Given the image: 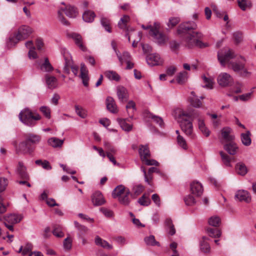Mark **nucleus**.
<instances>
[{
  "label": "nucleus",
  "mask_w": 256,
  "mask_h": 256,
  "mask_svg": "<svg viewBox=\"0 0 256 256\" xmlns=\"http://www.w3.org/2000/svg\"><path fill=\"white\" fill-rule=\"evenodd\" d=\"M100 212L106 217H111L112 216V212L104 208H100Z\"/></svg>",
  "instance_id": "64"
},
{
  "label": "nucleus",
  "mask_w": 256,
  "mask_h": 256,
  "mask_svg": "<svg viewBox=\"0 0 256 256\" xmlns=\"http://www.w3.org/2000/svg\"><path fill=\"white\" fill-rule=\"evenodd\" d=\"M188 74L186 72H180L176 77V80L178 84H182L187 80Z\"/></svg>",
  "instance_id": "35"
},
{
  "label": "nucleus",
  "mask_w": 256,
  "mask_h": 256,
  "mask_svg": "<svg viewBox=\"0 0 256 256\" xmlns=\"http://www.w3.org/2000/svg\"><path fill=\"white\" fill-rule=\"evenodd\" d=\"M220 154L223 163L226 166H231L230 162L232 160L231 158L228 155L222 152H220Z\"/></svg>",
  "instance_id": "44"
},
{
  "label": "nucleus",
  "mask_w": 256,
  "mask_h": 256,
  "mask_svg": "<svg viewBox=\"0 0 256 256\" xmlns=\"http://www.w3.org/2000/svg\"><path fill=\"white\" fill-rule=\"evenodd\" d=\"M117 120L123 130L127 132H129L132 130V125L126 123V119L118 118Z\"/></svg>",
  "instance_id": "38"
},
{
  "label": "nucleus",
  "mask_w": 256,
  "mask_h": 256,
  "mask_svg": "<svg viewBox=\"0 0 256 256\" xmlns=\"http://www.w3.org/2000/svg\"><path fill=\"white\" fill-rule=\"evenodd\" d=\"M75 226L80 231L81 234H84L86 232L88 228L84 226L81 225L76 222H74Z\"/></svg>",
  "instance_id": "61"
},
{
  "label": "nucleus",
  "mask_w": 256,
  "mask_h": 256,
  "mask_svg": "<svg viewBox=\"0 0 256 256\" xmlns=\"http://www.w3.org/2000/svg\"><path fill=\"white\" fill-rule=\"evenodd\" d=\"M238 4L240 8L244 11L252 6L250 2L248 0H238Z\"/></svg>",
  "instance_id": "39"
},
{
  "label": "nucleus",
  "mask_w": 256,
  "mask_h": 256,
  "mask_svg": "<svg viewBox=\"0 0 256 256\" xmlns=\"http://www.w3.org/2000/svg\"><path fill=\"white\" fill-rule=\"evenodd\" d=\"M116 53L121 65H122L124 62L132 59L130 54L128 52H124L121 54L119 51H116Z\"/></svg>",
  "instance_id": "25"
},
{
  "label": "nucleus",
  "mask_w": 256,
  "mask_h": 256,
  "mask_svg": "<svg viewBox=\"0 0 256 256\" xmlns=\"http://www.w3.org/2000/svg\"><path fill=\"white\" fill-rule=\"evenodd\" d=\"M190 192L192 194L200 196L203 192V188L202 184L198 181H194L190 184Z\"/></svg>",
  "instance_id": "13"
},
{
  "label": "nucleus",
  "mask_w": 256,
  "mask_h": 256,
  "mask_svg": "<svg viewBox=\"0 0 256 256\" xmlns=\"http://www.w3.org/2000/svg\"><path fill=\"white\" fill-rule=\"evenodd\" d=\"M218 84L222 87L230 86L234 82L233 78L228 73L221 72L217 78Z\"/></svg>",
  "instance_id": "7"
},
{
  "label": "nucleus",
  "mask_w": 256,
  "mask_h": 256,
  "mask_svg": "<svg viewBox=\"0 0 256 256\" xmlns=\"http://www.w3.org/2000/svg\"><path fill=\"white\" fill-rule=\"evenodd\" d=\"M149 117L150 118L154 120V122L158 124L160 127H162L164 126V122L160 117L154 116L152 114H150Z\"/></svg>",
  "instance_id": "55"
},
{
  "label": "nucleus",
  "mask_w": 256,
  "mask_h": 256,
  "mask_svg": "<svg viewBox=\"0 0 256 256\" xmlns=\"http://www.w3.org/2000/svg\"><path fill=\"white\" fill-rule=\"evenodd\" d=\"M176 118L180 123L182 130L185 134L192 138H194L195 136L193 134V126L190 118H195L199 116V113L197 112H187L182 110H176Z\"/></svg>",
  "instance_id": "3"
},
{
  "label": "nucleus",
  "mask_w": 256,
  "mask_h": 256,
  "mask_svg": "<svg viewBox=\"0 0 256 256\" xmlns=\"http://www.w3.org/2000/svg\"><path fill=\"white\" fill-rule=\"evenodd\" d=\"M20 120L26 126L33 127L36 124V121L41 119V116L36 112H32L28 108H25L18 114Z\"/></svg>",
  "instance_id": "4"
},
{
  "label": "nucleus",
  "mask_w": 256,
  "mask_h": 256,
  "mask_svg": "<svg viewBox=\"0 0 256 256\" xmlns=\"http://www.w3.org/2000/svg\"><path fill=\"white\" fill-rule=\"evenodd\" d=\"M144 240L146 244L148 246H160V243L156 241L154 236L152 235H150V236L146 237L144 239Z\"/></svg>",
  "instance_id": "40"
},
{
  "label": "nucleus",
  "mask_w": 256,
  "mask_h": 256,
  "mask_svg": "<svg viewBox=\"0 0 256 256\" xmlns=\"http://www.w3.org/2000/svg\"><path fill=\"white\" fill-rule=\"evenodd\" d=\"M220 223V219L218 216H212L208 220L209 224L214 227L218 226Z\"/></svg>",
  "instance_id": "45"
},
{
  "label": "nucleus",
  "mask_w": 256,
  "mask_h": 256,
  "mask_svg": "<svg viewBox=\"0 0 256 256\" xmlns=\"http://www.w3.org/2000/svg\"><path fill=\"white\" fill-rule=\"evenodd\" d=\"M96 14L93 11L88 10L83 14L82 18L86 22H92Z\"/></svg>",
  "instance_id": "33"
},
{
  "label": "nucleus",
  "mask_w": 256,
  "mask_h": 256,
  "mask_svg": "<svg viewBox=\"0 0 256 256\" xmlns=\"http://www.w3.org/2000/svg\"><path fill=\"white\" fill-rule=\"evenodd\" d=\"M106 105L107 109L113 114L117 113L118 110L114 99L110 96H108L106 99Z\"/></svg>",
  "instance_id": "19"
},
{
  "label": "nucleus",
  "mask_w": 256,
  "mask_h": 256,
  "mask_svg": "<svg viewBox=\"0 0 256 256\" xmlns=\"http://www.w3.org/2000/svg\"><path fill=\"white\" fill-rule=\"evenodd\" d=\"M104 75L110 80L118 82L120 78V75L114 70H107L104 72Z\"/></svg>",
  "instance_id": "30"
},
{
  "label": "nucleus",
  "mask_w": 256,
  "mask_h": 256,
  "mask_svg": "<svg viewBox=\"0 0 256 256\" xmlns=\"http://www.w3.org/2000/svg\"><path fill=\"white\" fill-rule=\"evenodd\" d=\"M196 28V24L194 22H186L180 24L177 31L178 34H182V42L188 48H191L194 46L200 48L208 47V43H204L200 40L203 37L202 34L194 30Z\"/></svg>",
  "instance_id": "1"
},
{
  "label": "nucleus",
  "mask_w": 256,
  "mask_h": 256,
  "mask_svg": "<svg viewBox=\"0 0 256 256\" xmlns=\"http://www.w3.org/2000/svg\"><path fill=\"white\" fill-rule=\"evenodd\" d=\"M235 55L232 50L229 48H223L218 52V58L220 64L225 66L228 64V68L232 69L234 72L240 73L242 76H246L250 74L246 68V59L242 56H240L241 60H237L232 61Z\"/></svg>",
  "instance_id": "2"
},
{
  "label": "nucleus",
  "mask_w": 256,
  "mask_h": 256,
  "mask_svg": "<svg viewBox=\"0 0 256 256\" xmlns=\"http://www.w3.org/2000/svg\"><path fill=\"white\" fill-rule=\"evenodd\" d=\"M232 131L229 127H225L222 130V136L225 141L230 142L234 140V136L231 134Z\"/></svg>",
  "instance_id": "21"
},
{
  "label": "nucleus",
  "mask_w": 256,
  "mask_h": 256,
  "mask_svg": "<svg viewBox=\"0 0 256 256\" xmlns=\"http://www.w3.org/2000/svg\"><path fill=\"white\" fill-rule=\"evenodd\" d=\"M139 154L142 160L146 158H150V154L148 145H140L139 148Z\"/></svg>",
  "instance_id": "24"
},
{
  "label": "nucleus",
  "mask_w": 256,
  "mask_h": 256,
  "mask_svg": "<svg viewBox=\"0 0 256 256\" xmlns=\"http://www.w3.org/2000/svg\"><path fill=\"white\" fill-rule=\"evenodd\" d=\"M184 201L186 205L189 206H193L196 203V200L194 197L190 194H188L184 197Z\"/></svg>",
  "instance_id": "51"
},
{
  "label": "nucleus",
  "mask_w": 256,
  "mask_h": 256,
  "mask_svg": "<svg viewBox=\"0 0 256 256\" xmlns=\"http://www.w3.org/2000/svg\"><path fill=\"white\" fill-rule=\"evenodd\" d=\"M236 168L238 174L240 175L244 176L248 172L246 166L242 163L238 164Z\"/></svg>",
  "instance_id": "41"
},
{
  "label": "nucleus",
  "mask_w": 256,
  "mask_h": 256,
  "mask_svg": "<svg viewBox=\"0 0 256 256\" xmlns=\"http://www.w3.org/2000/svg\"><path fill=\"white\" fill-rule=\"evenodd\" d=\"M202 78L205 84L203 86L204 88L208 89H212L213 85L214 84V80L211 78H207L205 76H202Z\"/></svg>",
  "instance_id": "37"
},
{
  "label": "nucleus",
  "mask_w": 256,
  "mask_h": 256,
  "mask_svg": "<svg viewBox=\"0 0 256 256\" xmlns=\"http://www.w3.org/2000/svg\"><path fill=\"white\" fill-rule=\"evenodd\" d=\"M48 143L53 148H58L62 146L64 140H60L56 137H52L48 140Z\"/></svg>",
  "instance_id": "31"
},
{
  "label": "nucleus",
  "mask_w": 256,
  "mask_h": 256,
  "mask_svg": "<svg viewBox=\"0 0 256 256\" xmlns=\"http://www.w3.org/2000/svg\"><path fill=\"white\" fill-rule=\"evenodd\" d=\"M70 36L74 40L75 44L82 50H86V48L82 44V37L80 34L74 32L70 34Z\"/></svg>",
  "instance_id": "20"
},
{
  "label": "nucleus",
  "mask_w": 256,
  "mask_h": 256,
  "mask_svg": "<svg viewBox=\"0 0 256 256\" xmlns=\"http://www.w3.org/2000/svg\"><path fill=\"white\" fill-rule=\"evenodd\" d=\"M147 166H158L159 165L158 162L154 160L148 159V158H146L145 160H142Z\"/></svg>",
  "instance_id": "60"
},
{
  "label": "nucleus",
  "mask_w": 256,
  "mask_h": 256,
  "mask_svg": "<svg viewBox=\"0 0 256 256\" xmlns=\"http://www.w3.org/2000/svg\"><path fill=\"white\" fill-rule=\"evenodd\" d=\"M180 21L179 18H171L169 19L168 22V26L170 28H172L176 26Z\"/></svg>",
  "instance_id": "59"
},
{
  "label": "nucleus",
  "mask_w": 256,
  "mask_h": 256,
  "mask_svg": "<svg viewBox=\"0 0 256 256\" xmlns=\"http://www.w3.org/2000/svg\"><path fill=\"white\" fill-rule=\"evenodd\" d=\"M64 11L66 16L71 18H76L78 13L76 8L71 6H66L65 9L64 10Z\"/></svg>",
  "instance_id": "29"
},
{
  "label": "nucleus",
  "mask_w": 256,
  "mask_h": 256,
  "mask_svg": "<svg viewBox=\"0 0 256 256\" xmlns=\"http://www.w3.org/2000/svg\"><path fill=\"white\" fill-rule=\"evenodd\" d=\"M130 20V18L128 15H124L120 20L118 22V26L120 29L124 30L126 31L128 30V23Z\"/></svg>",
  "instance_id": "28"
},
{
  "label": "nucleus",
  "mask_w": 256,
  "mask_h": 256,
  "mask_svg": "<svg viewBox=\"0 0 256 256\" xmlns=\"http://www.w3.org/2000/svg\"><path fill=\"white\" fill-rule=\"evenodd\" d=\"M235 197L240 201H244L246 202H249L251 200L249 192L244 190H238L236 194Z\"/></svg>",
  "instance_id": "18"
},
{
  "label": "nucleus",
  "mask_w": 256,
  "mask_h": 256,
  "mask_svg": "<svg viewBox=\"0 0 256 256\" xmlns=\"http://www.w3.org/2000/svg\"><path fill=\"white\" fill-rule=\"evenodd\" d=\"M160 24L158 22L154 23V28H152L149 32L150 36L154 37L156 42L160 44H164L168 40V38L159 32Z\"/></svg>",
  "instance_id": "6"
},
{
  "label": "nucleus",
  "mask_w": 256,
  "mask_h": 256,
  "mask_svg": "<svg viewBox=\"0 0 256 256\" xmlns=\"http://www.w3.org/2000/svg\"><path fill=\"white\" fill-rule=\"evenodd\" d=\"M64 58L65 60V65L64 68V72L66 74L70 73V67L71 64V58L70 57H66L64 56Z\"/></svg>",
  "instance_id": "56"
},
{
  "label": "nucleus",
  "mask_w": 256,
  "mask_h": 256,
  "mask_svg": "<svg viewBox=\"0 0 256 256\" xmlns=\"http://www.w3.org/2000/svg\"><path fill=\"white\" fill-rule=\"evenodd\" d=\"M126 108L128 113L129 112V110L131 108L132 109V112H134L136 110L135 102L133 100H130L126 106Z\"/></svg>",
  "instance_id": "62"
},
{
  "label": "nucleus",
  "mask_w": 256,
  "mask_h": 256,
  "mask_svg": "<svg viewBox=\"0 0 256 256\" xmlns=\"http://www.w3.org/2000/svg\"><path fill=\"white\" fill-rule=\"evenodd\" d=\"M24 138L25 140L30 146L38 144L42 140L40 136L30 132L26 134Z\"/></svg>",
  "instance_id": "10"
},
{
  "label": "nucleus",
  "mask_w": 256,
  "mask_h": 256,
  "mask_svg": "<svg viewBox=\"0 0 256 256\" xmlns=\"http://www.w3.org/2000/svg\"><path fill=\"white\" fill-rule=\"evenodd\" d=\"M63 246L65 250H70L72 246V239L69 236L66 238L64 240Z\"/></svg>",
  "instance_id": "53"
},
{
  "label": "nucleus",
  "mask_w": 256,
  "mask_h": 256,
  "mask_svg": "<svg viewBox=\"0 0 256 256\" xmlns=\"http://www.w3.org/2000/svg\"><path fill=\"white\" fill-rule=\"evenodd\" d=\"M100 22L106 31L108 32H111V28L110 26V21L108 18H102L100 19Z\"/></svg>",
  "instance_id": "52"
},
{
  "label": "nucleus",
  "mask_w": 256,
  "mask_h": 256,
  "mask_svg": "<svg viewBox=\"0 0 256 256\" xmlns=\"http://www.w3.org/2000/svg\"><path fill=\"white\" fill-rule=\"evenodd\" d=\"M176 141L179 146L184 150L188 149V145L186 140L180 134L177 136Z\"/></svg>",
  "instance_id": "43"
},
{
  "label": "nucleus",
  "mask_w": 256,
  "mask_h": 256,
  "mask_svg": "<svg viewBox=\"0 0 256 256\" xmlns=\"http://www.w3.org/2000/svg\"><path fill=\"white\" fill-rule=\"evenodd\" d=\"M32 32V28L28 26H22L18 29V32L10 38L12 44H16L20 41L27 38Z\"/></svg>",
  "instance_id": "5"
},
{
  "label": "nucleus",
  "mask_w": 256,
  "mask_h": 256,
  "mask_svg": "<svg viewBox=\"0 0 256 256\" xmlns=\"http://www.w3.org/2000/svg\"><path fill=\"white\" fill-rule=\"evenodd\" d=\"M23 216L22 214H14L6 216L4 218V220L8 224H14L20 222Z\"/></svg>",
  "instance_id": "16"
},
{
  "label": "nucleus",
  "mask_w": 256,
  "mask_h": 256,
  "mask_svg": "<svg viewBox=\"0 0 256 256\" xmlns=\"http://www.w3.org/2000/svg\"><path fill=\"white\" fill-rule=\"evenodd\" d=\"M224 148L229 154L231 155L235 154L238 150L237 145L232 141L230 142L228 144L224 145Z\"/></svg>",
  "instance_id": "26"
},
{
  "label": "nucleus",
  "mask_w": 256,
  "mask_h": 256,
  "mask_svg": "<svg viewBox=\"0 0 256 256\" xmlns=\"http://www.w3.org/2000/svg\"><path fill=\"white\" fill-rule=\"evenodd\" d=\"M80 77L82 80L83 84L85 86H88L89 78L88 76V70L86 65L84 63L80 64Z\"/></svg>",
  "instance_id": "17"
},
{
  "label": "nucleus",
  "mask_w": 256,
  "mask_h": 256,
  "mask_svg": "<svg viewBox=\"0 0 256 256\" xmlns=\"http://www.w3.org/2000/svg\"><path fill=\"white\" fill-rule=\"evenodd\" d=\"M52 234L58 238H62L64 236V234L62 230V228L60 226H54L52 230Z\"/></svg>",
  "instance_id": "54"
},
{
  "label": "nucleus",
  "mask_w": 256,
  "mask_h": 256,
  "mask_svg": "<svg viewBox=\"0 0 256 256\" xmlns=\"http://www.w3.org/2000/svg\"><path fill=\"white\" fill-rule=\"evenodd\" d=\"M32 248V244H27L22 250V254L26 255L28 254L29 256H32L34 253V252H31Z\"/></svg>",
  "instance_id": "57"
},
{
  "label": "nucleus",
  "mask_w": 256,
  "mask_h": 256,
  "mask_svg": "<svg viewBox=\"0 0 256 256\" xmlns=\"http://www.w3.org/2000/svg\"><path fill=\"white\" fill-rule=\"evenodd\" d=\"M92 200L93 204L95 206H101L106 202L102 194L99 191L95 192L92 194Z\"/></svg>",
  "instance_id": "14"
},
{
  "label": "nucleus",
  "mask_w": 256,
  "mask_h": 256,
  "mask_svg": "<svg viewBox=\"0 0 256 256\" xmlns=\"http://www.w3.org/2000/svg\"><path fill=\"white\" fill-rule=\"evenodd\" d=\"M94 242L96 245L101 246L104 248L108 250L112 248V244H110L107 241L102 239L98 236H96Z\"/></svg>",
  "instance_id": "23"
},
{
  "label": "nucleus",
  "mask_w": 256,
  "mask_h": 256,
  "mask_svg": "<svg viewBox=\"0 0 256 256\" xmlns=\"http://www.w3.org/2000/svg\"><path fill=\"white\" fill-rule=\"evenodd\" d=\"M208 240V238L203 237L200 244L201 251L204 253H209L210 252V246L207 242Z\"/></svg>",
  "instance_id": "32"
},
{
  "label": "nucleus",
  "mask_w": 256,
  "mask_h": 256,
  "mask_svg": "<svg viewBox=\"0 0 256 256\" xmlns=\"http://www.w3.org/2000/svg\"><path fill=\"white\" fill-rule=\"evenodd\" d=\"M138 202L142 206H148L150 204V200L144 194L138 199Z\"/></svg>",
  "instance_id": "50"
},
{
  "label": "nucleus",
  "mask_w": 256,
  "mask_h": 256,
  "mask_svg": "<svg viewBox=\"0 0 256 256\" xmlns=\"http://www.w3.org/2000/svg\"><path fill=\"white\" fill-rule=\"evenodd\" d=\"M207 231L209 236L211 237H220L221 235L220 232L217 228H208Z\"/></svg>",
  "instance_id": "49"
},
{
  "label": "nucleus",
  "mask_w": 256,
  "mask_h": 256,
  "mask_svg": "<svg viewBox=\"0 0 256 256\" xmlns=\"http://www.w3.org/2000/svg\"><path fill=\"white\" fill-rule=\"evenodd\" d=\"M35 163L38 166H42L45 170H50L52 169L50 162L46 160L42 161L41 160H38L35 161Z\"/></svg>",
  "instance_id": "42"
},
{
  "label": "nucleus",
  "mask_w": 256,
  "mask_h": 256,
  "mask_svg": "<svg viewBox=\"0 0 256 256\" xmlns=\"http://www.w3.org/2000/svg\"><path fill=\"white\" fill-rule=\"evenodd\" d=\"M75 110L76 114L82 118H85L86 116V112L82 107H80L78 105L75 106Z\"/></svg>",
  "instance_id": "48"
},
{
  "label": "nucleus",
  "mask_w": 256,
  "mask_h": 256,
  "mask_svg": "<svg viewBox=\"0 0 256 256\" xmlns=\"http://www.w3.org/2000/svg\"><path fill=\"white\" fill-rule=\"evenodd\" d=\"M116 95L120 102H126L128 99V92L123 86H117Z\"/></svg>",
  "instance_id": "12"
},
{
  "label": "nucleus",
  "mask_w": 256,
  "mask_h": 256,
  "mask_svg": "<svg viewBox=\"0 0 256 256\" xmlns=\"http://www.w3.org/2000/svg\"><path fill=\"white\" fill-rule=\"evenodd\" d=\"M40 70L44 72H51L54 70V68L50 64L48 58L44 59V62L40 66Z\"/></svg>",
  "instance_id": "34"
},
{
  "label": "nucleus",
  "mask_w": 256,
  "mask_h": 256,
  "mask_svg": "<svg viewBox=\"0 0 256 256\" xmlns=\"http://www.w3.org/2000/svg\"><path fill=\"white\" fill-rule=\"evenodd\" d=\"M8 185V180L4 178H0V194L5 190Z\"/></svg>",
  "instance_id": "58"
},
{
  "label": "nucleus",
  "mask_w": 256,
  "mask_h": 256,
  "mask_svg": "<svg viewBox=\"0 0 256 256\" xmlns=\"http://www.w3.org/2000/svg\"><path fill=\"white\" fill-rule=\"evenodd\" d=\"M144 190V187L140 184L134 186L132 190V193L130 194L132 197L136 198L139 196Z\"/></svg>",
  "instance_id": "36"
},
{
  "label": "nucleus",
  "mask_w": 256,
  "mask_h": 256,
  "mask_svg": "<svg viewBox=\"0 0 256 256\" xmlns=\"http://www.w3.org/2000/svg\"><path fill=\"white\" fill-rule=\"evenodd\" d=\"M191 104L195 108H200L202 105V102L197 98H193L191 100Z\"/></svg>",
  "instance_id": "63"
},
{
  "label": "nucleus",
  "mask_w": 256,
  "mask_h": 256,
  "mask_svg": "<svg viewBox=\"0 0 256 256\" xmlns=\"http://www.w3.org/2000/svg\"><path fill=\"white\" fill-rule=\"evenodd\" d=\"M124 194H130V192L128 188L122 184L118 186L112 192V196L114 198H118Z\"/></svg>",
  "instance_id": "11"
},
{
  "label": "nucleus",
  "mask_w": 256,
  "mask_h": 256,
  "mask_svg": "<svg viewBox=\"0 0 256 256\" xmlns=\"http://www.w3.org/2000/svg\"><path fill=\"white\" fill-rule=\"evenodd\" d=\"M40 110L46 118H50L51 110L49 107L46 106H42L40 108Z\"/></svg>",
  "instance_id": "46"
},
{
  "label": "nucleus",
  "mask_w": 256,
  "mask_h": 256,
  "mask_svg": "<svg viewBox=\"0 0 256 256\" xmlns=\"http://www.w3.org/2000/svg\"><path fill=\"white\" fill-rule=\"evenodd\" d=\"M46 82L48 88L54 89L58 86V80L54 76H51L48 74L45 76Z\"/></svg>",
  "instance_id": "22"
},
{
  "label": "nucleus",
  "mask_w": 256,
  "mask_h": 256,
  "mask_svg": "<svg viewBox=\"0 0 256 256\" xmlns=\"http://www.w3.org/2000/svg\"><path fill=\"white\" fill-rule=\"evenodd\" d=\"M34 150V148L28 144L26 141L20 142L16 147V153L18 154H32Z\"/></svg>",
  "instance_id": "8"
},
{
  "label": "nucleus",
  "mask_w": 256,
  "mask_h": 256,
  "mask_svg": "<svg viewBox=\"0 0 256 256\" xmlns=\"http://www.w3.org/2000/svg\"><path fill=\"white\" fill-rule=\"evenodd\" d=\"M16 172L21 178L28 180L30 178L26 172V168L22 162H18Z\"/></svg>",
  "instance_id": "15"
},
{
  "label": "nucleus",
  "mask_w": 256,
  "mask_h": 256,
  "mask_svg": "<svg viewBox=\"0 0 256 256\" xmlns=\"http://www.w3.org/2000/svg\"><path fill=\"white\" fill-rule=\"evenodd\" d=\"M251 134L249 130H247L246 133L240 134V138L242 144L245 146H249L252 143L250 138Z\"/></svg>",
  "instance_id": "27"
},
{
  "label": "nucleus",
  "mask_w": 256,
  "mask_h": 256,
  "mask_svg": "<svg viewBox=\"0 0 256 256\" xmlns=\"http://www.w3.org/2000/svg\"><path fill=\"white\" fill-rule=\"evenodd\" d=\"M130 195V194H124L118 198L119 202L124 206H128L130 202L129 198Z\"/></svg>",
  "instance_id": "47"
},
{
  "label": "nucleus",
  "mask_w": 256,
  "mask_h": 256,
  "mask_svg": "<svg viewBox=\"0 0 256 256\" xmlns=\"http://www.w3.org/2000/svg\"><path fill=\"white\" fill-rule=\"evenodd\" d=\"M146 60L148 64L151 66L160 65L163 62L162 60L157 54H148L146 56Z\"/></svg>",
  "instance_id": "9"
}]
</instances>
